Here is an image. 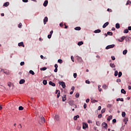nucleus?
<instances>
[{
  "instance_id": "obj_1",
  "label": "nucleus",
  "mask_w": 131,
  "mask_h": 131,
  "mask_svg": "<svg viewBox=\"0 0 131 131\" xmlns=\"http://www.w3.org/2000/svg\"><path fill=\"white\" fill-rule=\"evenodd\" d=\"M39 118L40 120H39V123L40 124H42L43 123H45V122H46V119H45V117H43V116H40Z\"/></svg>"
},
{
  "instance_id": "obj_2",
  "label": "nucleus",
  "mask_w": 131,
  "mask_h": 131,
  "mask_svg": "<svg viewBox=\"0 0 131 131\" xmlns=\"http://www.w3.org/2000/svg\"><path fill=\"white\" fill-rule=\"evenodd\" d=\"M115 47V45L112 44L111 45H108L106 47L105 49L106 50H109V49H113Z\"/></svg>"
},
{
  "instance_id": "obj_3",
  "label": "nucleus",
  "mask_w": 131,
  "mask_h": 131,
  "mask_svg": "<svg viewBox=\"0 0 131 131\" xmlns=\"http://www.w3.org/2000/svg\"><path fill=\"white\" fill-rule=\"evenodd\" d=\"M59 85H61L62 89L66 88V84H65V82L63 81H59Z\"/></svg>"
},
{
  "instance_id": "obj_4",
  "label": "nucleus",
  "mask_w": 131,
  "mask_h": 131,
  "mask_svg": "<svg viewBox=\"0 0 131 131\" xmlns=\"http://www.w3.org/2000/svg\"><path fill=\"white\" fill-rule=\"evenodd\" d=\"M88 127V123L83 122L82 123V128L83 129H85V128H87Z\"/></svg>"
},
{
  "instance_id": "obj_5",
  "label": "nucleus",
  "mask_w": 131,
  "mask_h": 131,
  "mask_svg": "<svg viewBox=\"0 0 131 131\" xmlns=\"http://www.w3.org/2000/svg\"><path fill=\"white\" fill-rule=\"evenodd\" d=\"M102 126H103L104 128H107V127H108V125L107 124V123L103 122L102 124Z\"/></svg>"
},
{
  "instance_id": "obj_6",
  "label": "nucleus",
  "mask_w": 131,
  "mask_h": 131,
  "mask_svg": "<svg viewBox=\"0 0 131 131\" xmlns=\"http://www.w3.org/2000/svg\"><path fill=\"white\" fill-rule=\"evenodd\" d=\"M77 60L78 62H80V63H81V62H82V58H81V57L79 56H77Z\"/></svg>"
},
{
  "instance_id": "obj_7",
  "label": "nucleus",
  "mask_w": 131,
  "mask_h": 131,
  "mask_svg": "<svg viewBox=\"0 0 131 131\" xmlns=\"http://www.w3.org/2000/svg\"><path fill=\"white\" fill-rule=\"evenodd\" d=\"M108 25H109V22L107 21L105 24H104V25L102 26V28H106V27H107V26H108Z\"/></svg>"
},
{
  "instance_id": "obj_8",
  "label": "nucleus",
  "mask_w": 131,
  "mask_h": 131,
  "mask_svg": "<svg viewBox=\"0 0 131 131\" xmlns=\"http://www.w3.org/2000/svg\"><path fill=\"white\" fill-rule=\"evenodd\" d=\"M49 84H50V85H52V86H56V84L52 82V81H49Z\"/></svg>"
},
{
  "instance_id": "obj_9",
  "label": "nucleus",
  "mask_w": 131,
  "mask_h": 131,
  "mask_svg": "<svg viewBox=\"0 0 131 131\" xmlns=\"http://www.w3.org/2000/svg\"><path fill=\"white\" fill-rule=\"evenodd\" d=\"M48 4H49V2L48 0H46L43 4V7H47V6H48Z\"/></svg>"
},
{
  "instance_id": "obj_10",
  "label": "nucleus",
  "mask_w": 131,
  "mask_h": 131,
  "mask_svg": "<svg viewBox=\"0 0 131 131\" xmlns=\"http://www.w3.org/2000/svg\"><path fill=\"white\" fill-rule=\"evenodd\" d=\"M18 47H23V48H24L25 47L23 42H20L18 43Z\"/></svg>"
},
{
  "instance_id": "obj_11",
  "label": "nucleus",
  "mask_w": 131,
  "mask_h": 131,
  "mask_svg": "<svg viewBox=\"0 0 131 131\" xmlns=\"http://www.w3.org/2000/svg\"><path fill=\"white\" fill-rule=\"evenodd\" d=\"M55 118L56 121H59V120H60V117L58 115H55Z\"/></svg>"
},
{
  "instance_id": "obj_12",
  "label": "nucleus",
  "mask_w": 131,
  "mask_h": 131,
  "mask_svg": "<svg viewBox=\"0 0 131 131\" xmlns=\"http://www.w3.org/2000/svg\"><path fill=\"white\" fill-rule=\"evenodd\" d=\"M47 22H48V17L46 16L43 19V23L45 25L47 24Z\"/></svg>"
},
{
  "instance_id": "obj_13",
  "label": "nucleus",
  "mask_w": 131,
  "mask_h": 131,
  "mask_svg": "<svg viewBox=\"0 0 131 131\" xmlns=\"http://www.w3.org/2000/svg\"><path fill=\"white\" fill-rule=\"evenodd\" d=\"M91 103H92V104H94V103H96V102H98V100H96L95 99H91Z\"/></svg>"
},
{
  "instance_id": "obj_14",
  "label": "nucleus",
  "mask_w": 131,
  "mask_h": 131,
  "mask_svg": "<svg viewBox=\"0 0 131 131\" xmlns=\"http://www.w3.org/2000/svg\"><path fill=\"white\" fill-rule=\"evenodd\" d=\"M25 83V80L24 79H21L19 81V84H23V83Z\"/></svg>"
},
{
  "instance_id": "obj_15",
  "label": "nucleus",
  "mask_w": 131,
  "mask_h": 131,
  "mask_svg": "<svg viewBox=\"0 0 131 131\" xmlns=\"http://www.w3.org/2000/svg\"><path fill=\"white\" fill-rule=\"evenodd\" d=\"M128 121V119L127 118H125L124 119V122L125 124H126Z\"/></svg>"
},
{
  "instance_id": "obj_16",
  "label": "nucleus",
  "mask_w": 131,
  "mask_h": 131,
  "mask_svg": "<svg viewBox=\"0 0 131 131\" xmlns=\"http://www.w3.org/2000/svg\"><path fill=\"white\" fill-rule=\"evenodd\" d=\"M116 28H117V29H119V28H120V25H119L118 23L116 24Z\"/></svg>"
},
{
  "instance_id": "obj_17",
  "label": "nucleus",
  "mask_w": 131,
  "mask_h": 131,
  "mask_svg": "<svg viewBox=\"0 0 131 131\" xmlns=\"http://www.w3.org/2000/svg\"><path fill=\"white\" fill-rule=\"evenodd\" d=\"M100 32H101V30L100 29H97L94 31V33H100Z\"/></svg>"
},
{
  "instance_id": "obj_18",
  "label": "nucleus",
  "mask_w": 131,
  "mask_h": 131,
  "mask_svg": "<svg viewBox=\"0 0 131 131\" xmlns=\"http://www.w3.org/2000/svg\"><path fill=\"white\" fill-rule=\"evenodd\" d=\"M110 66L111 68H115V64L114 63H110Z\"/></svg>"
},
{
  "instance_id": "obj_19",
  "label": "nucleus",
  "mask_w": 131,
  "mask_h": 131,
  "mask_svg": "<svg viewBox=\"0 0 131 131\" xmlns=\"http://www.w3.org/2000/svg\"><path fill=\"white\" fill-rule=\"evenodd\" d=\"M116 101L117 102H118V101H121V102H123V98H117L116 99Z\"/></svg>"
},
{
  "instance_id": "obj_20",
  "label": "nucleus",
  "mask_w": 131,
  "mask_h": 131,
  "mask_svg": "<svg viewBox=\"0 0 131 131\" xmlns=\"http://www.w3.org/2000/svg\"><path fill=\"white\" fill-rule=\"evenodd\" d=\"M102 89L104 90H107V89H108V86L106 85V84H103L102 86Z\"/></svg>"
},
{
  "instance_id": "obj_21",
  "label": "nucleus",
  "mask_w": 131,
  "mask_h": 131,
  "mask_svg": "<svg viewBox=\"0 0 131 131\" xmlns=\"http://www.w3.org/2000/svg\"><path fill=\"white\" fill-rule=\"evenodd\" d=\"M121 93L122 94H123L124 95H125V94H126V92L124 91V89H122L121 90Z\"/></svg>"
},
{
  "instance_id": "obj_22",
  "label": "nucleus",
  "mask_w": 131,
  "mask_h": 131,
  "mask_svg": "<svg viewBox=\"0 0 131 131\" xmlns=\"http://www.w3.org/2000/svg\"><path fill=\"white\" fill-rule=\"evenodd\" d=\"M78 46H82L83 42L82 41H79L77 43Z\"/></svg>"
},
{
  "instance_id": "obj_23",
  "label": "nucleus",
  "mask_w": 131,
  "mask_h": 131,
  "mask_svg": "<svg viewBox=\"0 0 131 131\" xmlns=\"http://www.w3.org/2000/svg\"><path fill=\"white\" fill-rule=\"evenodd\" d=\"M42 83L43 84H44V85H47V84L48 83V81H47V80H43L42 81Z\"/></svg>"
},
{
  "instance_id": "obj_24",
  "label": "nucleus",
  "mask_w": 131,
  "mask_h": 131,
  "mask_svg": "<svg viewBox=\"0 0 131 131\" xmlns=\"http://www.w3.org/2000/svg\"><path fill=\"white\" fill-rule=\"evenodd\" d=\"M77 118H79V115L75 116L74 117V120H77Z\"/></svg>"
},
{
  "instance_id": "obj_25",
  "label": "nucleus",
  "mask_w": 131,
  "mask_h": 131,
  "mask_svg": "<svg viewBox=\"0 0 131 131\" xmlns=\"http://www.w3.org/2000/svg\"><path fill=\"white\" fill-rule=\"evenodd\" d=\"M9 5H10V3L9 2H6L4 4V7H8L9 6Z\"/></svg>"
},
{
  "instance_id": "obj_26",
  "label": "nucleus",
  "mask_w": 131,
  "mask_h": 131,
  "mask_svg": "<svg viewBox=\"0 0 131 131\" xmlns=\"http://www.w3.org/2000/svg\"><path fill=\"white\" fill-rule=\"evenodd\" d=\"M96 125H97V126H100L101 125V122L99 121H96Z\"/></svg>"
},
{
  "instance_id": "obj_27",
  "label": "nucleus",
  "mask_w": 131,
  "mask_h": 131,
  "mask_svg": "<svg viewBox=\"0 0 131 131\" xmlns=\"http://www.w3.org/2000/svg\"><path fill=\"white\" fill-rule=\"evenodd\" d=\"M40 70H41V71H45L47 70V68L46 67H43L42 68H40Z\"/></svg>"
},
{
  "instance_id": "obj_28",
  "label": "nucleus",
  "mask_w": 131,
  "mask_h": 131,
  "mask_svg": "<svg viewBox=\"0 0 131 131\" xmlns=\"http://www.w3.org/2000/svg\"><path fill=\"white\" fill-rule=\"evenodd\" d=\"M75 30H80L81 28L80 27H77L74 28Z\"/></svg>"
},
{
  "instance_id": "obj_29",
  "label": "nucleus",
  "mask_w": 131,
  "mask_h": 131,
  "mask_svg": "<svg viewBox=\"0 0 131 131\" xmlns=\"http://www.w3.org/2000/svg\"><path fill=\"white\" fill-rule=\"evenodd\" d=\"M111 119H112V116H110L108 117L107 120L108 121H110V120H111Z\"/></svg>"
},
{
  "instance_id": "obj_30",
  "label": "nucleus",
  "mask_w": 131,
  "mask_h": 131,
  "mask_svg": "<svg viewBox=\"0 0 131 131\" xmlns=\"http://www.w3.org/2000/svg\"><path fill=\"white\" fill-rule=\"evenodd\" d=\"M107 34L108 35H111V36H112V35H113V33H112V32H107Z\"/></svg>"
},
{
  "instance_id": "obj_31",
  "label": "nucleus",
  "mask_w": 131,
  "mask_h": 131,
  "mask_svg": "<svg viewBox=\"0 0 131 131\" xmlns=\"http://www.w3.org/2000/svg\"><path fill=\"white\" fill-rule=\"evenodd\" d=\"M127 54V50H125L123 51V54L126 55Z\"/></svg>"
},
{
  "instance_id": "obj_32",
  "label": "nucleus",
  "mask_w": 131,
  "mask_h": 131,
  "mask_svg": "<svg viewBox=\"0 0 131 131\" xmlns=\"http://www.w3.org/2000/svg\"><path fill=\"white\" fill-rule=\"evenodd\" d=\"M29 73L30 74H32V75H34V72H33V71L32 70H30Z\"/></svg>"
},
{
  "instance_id": "obj_33",
  "label": "nucleus",
  "mask_w": 131,
  "mask_h": 131,
  "mask_svg": "<svg viewBox=\"0 0 131 131\" xmlns=\"http://www.w3.org/2000/svg\"><path fill=\"white\" fill-rule=\"evenodd\" d=\"M65 101H66V95H64L62 97V101L65 102Z\"/></svg>"
},
{
  "instance_id": "obj_34",
  "label": "nucleus",
  "mask_w": 131,
  "mask_h": 131,
  "mask_svg": "<svg viewBox=\"0 0 131 131\" xmlns=\"http://www.w3.org/2000/svg\"><path fill=\"white\" fill-rule=\"evenodd\" d=\"M122 75V73L121 72H119L118 73V77H121Z\"/></svg>"
},
{
  "instance_id": "obj_35",
  "label": "nucleus",
  "mask_w": 131,
  "mask_h": 131,
  "mask_svg": "<svg viewBox=\"0 0 131 131\" xmlns=\"http://www.w3.org/2000/svg\"><path fill=\"white\" fill-rule=\"evenodd\" d=\"M57 62L60 64H62V63H63V60L62 59H58Z\"/></svg>"
},
{
  "instance_id": "obj_36",
  "label": "nucleus",
  "mask_w": 131,
  "mask_h": 131,
  "mask_svg": "<svg viewBox=\"0 0 131 131\" xmlns=\"http://www.w3.org/2000/svg\"><path fill=\"white\" fill-rule=\"evenodd\" d=\"M125 115H126L125 112H122V117H125Z\"/></svg>"
},
{
  "instance_id": "obj_37",
  "label": "nucleus",
  "mask_w": 131,
  "mask_h": 131,
  "mask_svg": "<svg viewBox=\"0 0 131 131\" xmlns=\"http://www.w3.org/2000/svg\"><path fill=\"white\" fill-rule=\"evenodd\" d=\"M114 75L115 76H117L118 75V72L117 71H115Z\"/></svg>"
},
{
  "instance_id": "obj_38",
  "label": "nucleus",
  "mask_w": 131,
  "mask_h": 131,
  "mask_svg": "<svg viewBox=\"0 0 131 131\" xmlns=\"http://www.w3.org/2000/svg\"><path fill=\"white\" fill-rule=\"evenodd\" d=\"M23 109H24V107H23L22 106H20L19 107H18V110H23Z\"/></svg>"
},
{
  "instance_id": "obj_39",
  "label": "nucleus",
  "mask_w": 131,
  "mask_h": 131,
  "mask_svg": "<svg viewBox=\"0 0 131 131\" xmlns=\"http://www.w3.org/2000/svg\"><path fill=\"white\" fill-rule=\"evenodd\" d=\"M106 111V108H103L102 110H101V113L103 114V113H104V112Z\"/></svg>"
},
{
  "instance_id": "obj_40",
  "label": "nucleus",
  "mask_w": 131,
  "mask_h": 131,
  "mask_svg": "<svg viewBox=\"0 0 131 131\" xmlns=\"http://www.w3.org/2000/svg\"><path fill=\"white\" fill-rule=\"evenodd\" d=\"M73 76L74 78H76L77 77V74L76 73H74Z\"/></svg>"
},
{
  "instance_id": "obj_41",
  "label": "nucleus",
  "mask_w": 131,
  "mask_h": 131,
  "mask_svg": "<svg viewBox=\"0 0 131 131\" xmlns=\"http://www.w3.org/2000/svg\"><path fill=\"white\" fill-rule=\"evenodd\" d=\"M128 5H130V1L129 0H128L126 2V6H127Z\"/></svg>"
},
{
  "instance_id": "obj_42",
  "label": "nucleus",
  "mask_w": 131,
  "mask_h": 131,
  "mask_svg": "<svg viewBox=\"0 0 131 131\" xmlns=\"http://www.w3.org/2000/svg\"><path fill=\"white\" fill-rule=\"evenodd\" d=\"M76 98H79V93H77L75 95Z\"/></svg>"
},
{
  "instance_id": "obj_43",
  "label": "nucleus",
  "mask_w": 131,
  "mask_h": 131,
  "mask_svg": "<svg viewBox=\"0 0 131 131\" xmlns=\"http://www.w3.org/2000/svg\"><path fill=\"white\" fill-rule=\"evenodd\" d=\"M124 33H128V29H125L124 30Z\"/></svg>"
},
{
  "instance_id": "obj_44",
  "label": "nucleus",
  "mask_w": 131,
  "mask_h": 131,
  "mask_svg": "<svg viewBox=\"0 0 131 131\" xmlns=\"http://www.w3.org/2000/svg\"><path fill=\"white\" fill-rule=\"evenodd\" d=\"M22 27V24L21 23H19V25H18V28H21Z\"/></svg>"
},
{
  "instance_id": "obj_45",
  "label": "nucleus",
  "mask_w": 131,
  "mask_h": 131,
  "mask_svg": "<svg viewBox=\"0 0 131 131\" xmlns=\"http://www.w3.org/2000/svg\"><path fill=\"white\" fill-rule=\"evenodd\" d=\"M24 64H25V63L24 61H21L20 63V66H24Z\"/></svg>"
},
{
  "instance_id": "obj_46",
  "label": "nucleus",
  "mask_w": 131,
  "mask_h": 131,
  "mask_svg": "<svg viewBox=\"0 0 131 131\" xmlns=\"http://www.w3.org/2000/svg\"><path fill=\"white\" fill-rule=\"evenodd\" d=\"M71 59L72 62H74V57H73V56H71Z\"/></svg>"
},
{
  "instance_id": "obj_47",
  "label": "nucleus",
  "mask_w": 131,
  "mask_h": 131,
  "mask_svg": "<svg viewBox=\"0 0 131 131\" xmlns=\"http://www.w3.org/2000/svg\"><path fill=\"white\" fill-rule=\"evenodd\" d=\"M60 95H61L60 92H59L58 93H57V98H58L60 97Z\"/></svg>"
},
{
  "instance_id": "obj_48",
  "label": "nucleus",
  "mask_w": 131,
  "mask_h": 131,
  "mask_svg": "<svg viewBox=\"0 0 131 131\" xmlns=\"http://www.w3.org/2000/svg\"><path fill=\"white\" fill-rule=\"evenodd\" d=\"M112 59L114 61V60H115V56H111Z\"/></svg>"
},
{
  "instance_id": "obj_49",
  "label": "nucleus",
  "mask_w": 131,
  "mask_h": 131,
  "mask_svg": "<svg viewBox=\"0 0 131 131\" xmlns=\"http://www.w3.org/2000/svg\"><path fill=\"white\" fill-rule=\"evenodd\" d=\"M117 82H121V79H117Z\"/></svg>"
},
{
  "instance_id": "obj_50",
  "label": "nucleus",
  "mask_w": 131,
  "mask_h": 131,
  "mask_svg": "<svg viewBox=\"0 0 131 131\" xmlns=\"http://www.w3.org/2000/svg\"><path fill=\"white\" fill-rule=\"evenodd\" d=\"M98 117L99 118H102V114L98 115Z\"/></svg>"
},
{
  "instance_id": "obj_51",
  "label": "nucleus",
  "mask_w": 131,
  "mask_h": 131,
  "mask_svg": "<svg viewBox=\"0 0 131 131\" xmlns=\"http://www.w3.org/2000/svg\"><path fill=\"white\" fill-rule=\"evenodd\" d=\"M85 83H88V84H90L91 83V82L89 80H86Z\"/></svg>"
},
{
  "instance_id": "obj_52",
  "label": "nucleus",
  "mask_w": 131,
  "mask_h": 131,
  "mask_svg": "<svg viewBox=\"0 0 131 131\" xmlns=\"http://www.w3.org/2000/svg\"><path fill=\"white\" fill-rule=\"evenodd\" d=\"M118 41H120V42H122V41H123V40H122V39H118Z\"/></svg>"
},
{
  "instance_id": "obj_53",
  "label": "nucleus",
  "mask_w": 131,
  "mask_h": 131,
  "mask_svg": "<svg viewBox=\"0 0 131 131\" xmlns=\"http://www.w3.org/2000/svg\"><path fill=\"white\" fill-rule=\"evenodd\" d=\"M116 119H114L113 120V123H116Z\"/></svg>"
},
{
  "instance_id": "obj_54",
  "label": "nucleus",
  "mask_w": 131,
  "mask_h": 131,
  "mask_svg": "<svg viewBox=\"0 0 131 131\" xmlns=\"http://www.w3.org/2000/svg\"><path fill=\"white\" fill-rule=\"evenodd\" d=\"M121 39H122V40H124V39H125V36H122L121 38Z\"/></svg>"
},
{
  "instance_id": "obj_55",
  "label": "nucleus",
  "mask_w": 131,
  "mask_h": 131,
  "mask_svg": "<svg viewBox=\"0 0 131 131\" xmlns=\"http://www.w3.org/2000/svg\"><path fill=\"white\" fill-rule=\"evenodd\" d=\"M83 107H84V109H86V103L84 104Z\"/></svg>"
},
{
  "instance_id": "obj_56",
  "label": "nucleus",
  "mask_w": 131,
  "mask_h": 131,
  "mask_svg": "<svg viewBox=\"0 0 131 131\" xmlns=\"http://www.w3.org/2000/svg\"><path fill=\"white\" fill-rule=\"evenodd\" d=\"M60 93V90H57L56 91L55 94H58V93Z\"/></svg>"
},
{
  "instance_id": "obj_57",
  "label": "nucleus",
  "mask_w": 131,
  "mask_h": 131,
  "mask_svg": "<svg viewBox=\"0 0 131 131\" xmlns=\"http://www.w3.org/2000/svg\"><path fill=\"white\" fill-rule=\"evenodd\" d=\"M85 102L86 103H89V102H90V99H86Z\"/></svg>"
},
{
  "instance_id": "obj_58",
  "label": "nucleus",
  "mask_w": 131,
  "mask_h": 131,
  "mask_svg": "<svg viewBox=\"0 0 131 131\" xmlns=\"http://www.w3.org/2000/svg\"><path fill=\"white\" fill-rule=\"evenodd\" d=\"M51 37H52V35L49 34V35H48V38H51Z\"/></svg>"
},
{
  "instance_id": "obj_59",
  "label": "nucleus",
  "mask_w": 131,
  "mask_h": 131,
  "mask_svg": "<svg viewBox=\"0 0 131 131\" xmlns=\"http://www.w3.org/2000/svg\"><path fill=\"white\" fill-rule=\"evenodd\" d=\"M75 88L74 86H73L72 87V88H71V90H72V91H74V90H75Z\"/></svg>"
},
{
  "instance_id": "obj_60",
  "label": "nucleus",
  "mask_w": 131,
  "mask_h": 131,
  "mask_svg": "<svg viewBox=\"0 0 131 131\" xmlns=\"http://www.w3.org/2000/svg\"><path fill=\"white\" fill-rule=\"evenodd\" d=\"M88 123H92V121H91V120H88Z\"/></svg>"
},
{
  "instance_id": "obj_61",
  "label": "nucleus",
  "mask_w": 131,
  "mask_h": 131,
  "mask_svg": "<svg viewBox=\"0 0 131 131\" xmlns=\"http://www.w3.org/2000/svg\"><path fill=\"white\" fill-rule=\"evenodd\" d=\"M23 3H28V0H23Z\"/></svg>"
},
{
  "instance_id": "obj_62",
  "label": "nucleus",
  "mask_w": 131,
  "mask_h": 131,
  "mask_svg": "<svg viewBox=\"0 0 131 131\" xmlns=\"http://www.w3.org/2000/svg\"><path fill=\"white\" fill-rule=\"evenodd\" d=\"M107 108H111V104H107Z\"/></svg>"
},
{
  "instance_id": "obj_63",
  "label": "nucleus",
  "mask_w": 131,
  "mask_h": 131,
  "mask_svg": "<svg viewBox=\"0 0 131 131\" xmlns=\"http://www.w3.org/2000/svg\"><path fill=\"white\" fill-rule=\"evenodd\" d=\"M54 67H55V68H57V69H58V64H55V66H54Z\"/></svg>"
},
{
  "instance_id": "obj_64",
  "label": "nucleus",
  "mask_w": 131,
  "mask_h": 131,
  "mask_svg": "<svg viewBox=\"0 0 131 131\" xmlns=\"http://www.w3.org/2000/svg\"><path fill=\"white\" fill-rule=\"evenodd\" d=\"M128 30H131V26L128 27Z\"/></svg>"
}]
</instances>
